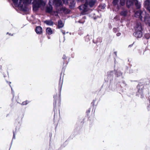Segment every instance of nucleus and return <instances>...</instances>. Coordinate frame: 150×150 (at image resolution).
<instances>
[{
    "mask_svg": "<svg viewBox=\"0 0 150 150\" xmlns=\"http://www.w3.org/2000/svg\"><path fill=\"white\" fill-rule=\"evenodd\" d=\"M61 78H60L59 83L58 86L59 93L57 94L54 96V118H55V116L57 111L58 110V112L59 114V107L61 105V91L62 88L63 83V80L62 81L61 80Z\"/></svg>",
    "mask_w": 150,
    "mask_h": 150,
    "instance_id": "1",
    "label": "nucleus"
},
{
    "mask_svg": "<svg viewBox=\"0 0 150 150\" xmlns=\"http://www.w3.org/2000/svg\"><path fill=\"white\" fill-rule=\"evenodd\" d=\"M96 2V0H86V2L83 5H81L79 7L80 10H82L81 14L85 15L87 14L88 8V6L90 7H93Z\"/></svg>",
    "mask_w": 150,
    "mask_h": 150,
    "instance_id": "2",
    "label": "nucleus"
},
{
    "mask_svg": "<svg viewBox=\"0 0 150 150\" xmlns=\"http://www.w3.org/2000/svg\"><path fill=\"white\" fill-rule=\"evenodd\" d=\"M12 1L16 6L22 8L26 4L31 3L32 0H12Z\"/></svg>",
    "mask_w": 150,
    "mask_h": 150,
    "instance_id": "3",
    "label": "nucleus"
},
{
    "mask_svg": "<svg viewBox=\"0 0 150 150\" xmlns=\"http://www.w3.org/2000/svg\"><path fill=\"white\" fill-rule=\"evenodd\" d=\"M33 10H37L39 7L43 9L45 4L44 2L42 0H34L33 3Z\"/></svg>",
    "mask_w": 150,
    "mask_h": 150,
    "instance_id": "4",
    "label": "nucleus"
},
{
    "mask_svg": "<svg viewBox=\"0 0 150 150\" xmlns=\"http://www.w3.org/2000/svg\"><path fill=\"white\" fill-rule=\"evenodd\" d=\"M143 88L144 86L140 84H139L137 86L138 91L137 92V95L140 97L141 98L144 97L143 93Z\"/></svg>",
    "mask_w": 150,
    "mask_h": 150,
    "instance_id": "5",
    "label": "nucleus"
},
{
    "mask_svg": "<svg viewBox=\"0 0 150 150\" xmlns=\"http://www.w3.org/2000/svg\"><path fill=\"white\" fill-rule=\"evenodd\" d=\"M144 16L143 12L140 10L137 11L135 13V17L139 18L142 21V18Z\"/></svg>",
    "mask_w": 150,
    "mask_h": 150,
    "instance_id": "6",
    "label": "nucleus"
},
{
    "mask_svg": "<svg viewBox=\"0 0 150 150\" xmlns=\"http://www.w3.org/2000/svg\"><path fill=\"white\" fill-rule=\"evenodd\" d=\"M114 72L113 71H110L108 72L107 76V81H111L113 79Z\"/></svg>",
    "mask_w": 150,
    "mask_h": 150,
    "instance_id": "7",
    "label": "nucleus"
},
{
    "mask_svg": "<svg viewBox=\"0 0 150 150\" xmlns=\"http://www.w3.org/2000/svg\"><path fill=\"white\" fill-rule=\"evenodd\" d=\"M128 11L125 8H122L121 11L120 13V14L121 16L123 17H126L127 15Z\"/></svg>",
    "mask_w": 150,
    "mask_h": 150,
    "instance_id": "8",
    "label": "nucleus"
},
{
    "mask_svg": "<svg viewBox=\"0 0 150 150\" xmlns=\"http://www.w3.org/2000/svg\"><path fill=\"white\" fill-rule=\"evenodd\" d=\"M133 35L137 38H140L142 35V30L135 31L133 33Z\"/></svg>",
    "mask_w": 150,
    "mask_h": 150,
    "instance_id": "9",
    "label": "nucleus"
},
{
    "mask_svg": "<svg viewBox=\"0 0 150 150\" xmlns=\"http://www.w3.org/2000/svg\"><path fill=\"white\" fill-rule=\"evenodd\" d=\"M135 31L142 30V27L141 23L137 22L136 23L135 26L134 27Z\"/></svg>",
    "mask_w": 150,
    "mask_h": 150,
    "instance_id": "10",
    "label": "nucleus"
},
{
    "mask_svg": "<svg viewBox=\"0 0 150 150\" xmlns=\"http://www.w3.org/2000/svg\"><path fill=\"white\" fill-rule=\"evenodd\" d=\"M144 21L146 24L150 26V17L146 15L144 16Z\"/></svg>",
    "mask_w": 150,
    "mask_h": 150,
    "instance_id": "11",
    "label": "nucleus"
},
{
    "mask_svg": "<svg viewBox=\"0 0 150 150\" xmlns=\"http://www.w3.org/2000/svg\"><path fill=\"white\" fill-rule=\"evenodd\" d=\"M120 84L118 83L116 85H113L111 87V89L113 91H120V88L119 87Z\"/></svg>",
    "mask_w": 150,
    "mask_h": 150,
    "instance_id": "12",
    "label": "nucleus"
},
{
    "mask_svg": "<svg viewBox=\"0 0 150 150\" xmlns=\"http://www.w3.org/2000/svg\"><path fill=\"white\" fill-rule=\"evenodd\" d=\"M53 8L51 5H50L49 6H47V13H50L51 14L54 15L55 13V12L52 11Z\"/></svg>",
    "mask_w": 150,
    "mask_h": 150,
    "instance_id": "13",
    "label": "nucleus"
},
{
    "mask_svg": "<svg viewBox=\"0 0 150 150\" xmlns=\"http://www.w3.org/2000/svg\"><path fill=\"white\" fill-rule=\"evenodd\" d=\"M35 31L37 34H41L42 32V28L40 26H37L36 28Z\"/></svg>",
    "mask_w": 150,
    "mask_h": 150,
    "instance_id": "14",
    "label": "nucleus"
},
{
    "mask_svg": "<svg viewBox=\"0 0 150 150\" xmlns=\"http://www.w3.org/2000/svg\"><path fill=\"white\" fill-rule=\"evenodd\" d=\"M134 2L131 0L127 1L126 2V6L127 7L129 8L131 6L133 5Z\"/></svg>",
    "mask_w": 150,
    "mask_h": 150,
    "instance_id": "15",
    "label": "nucleus"
},
{
    "mask_svg": "<svg viewBox=\"0 0 150 150\" xmlns=\"http://www.w3.org/2000/svg\"><path fill=\"white\" fill-rule=\"evenodd\" d=\"M150 4V1L149 0H146L144 2V5L145 8L146 9L148 8L150 6L149 4Z\"/></svg>",
    "mask_w": 150,
    "mask_h": 150,
    "instance_id": "16",
    "label": "nucleus"
},
{
    "mask_svg": "<svg viewBox=\"0 0 150 150\" xmlns=\"http://www.w3.org/2000/svg\"><path fill=\"white\" fill-rule=\"evenodd\" d=\"M62 0H54V3L56 6H60L62 4Z\"/></svg>",
    "mask_w": 150,
    "mask_h": 150,
    "instance_id": "17",
    "label": "nucleus"
},
{
    "mask_svg": "<svg viewBox=\"0 0 150 150\" xmlns=\"http://www.w3.org/2000/svg\"><path fill=\"white\" fill-rule=\"evenodd\" d=\"M70 5V8H73L75 6V2L74 0H69Z\"/></svg>",
    "mask_w": 150,
    "mask_h": 150,
    "instance_id": "18",
    "label": "nucleus"
},
{
    "mask_svg": "<svg viewBox=\"0 0 150 150\" xmlns=\"http://www.w3.org/2000/svg\"><path fill=\"white\" fill-rule=\"evenodd\" d=\"M64 25L61 20L58 21V28H62L64 26Z\"/></svg>",
    "mask_w": 150,
    "mask_h": 150,
    "instance_id": "19",
    "label": "nucleus"
},
{
    "mask_svg": "<svg viewBox=\"0 0 150 150\" xmlns=\"http://www.w3.org/2000/svg\"><path fill=\"white\" fill-rule=\"evenodd\" d=\"M115 75L117 77H119L122 75V73L119 70H117L115 72Z\"/></svg>",
    "mask_w": 150,
    "mask_h": 150,
    "instance_id": "20",
    "label": "nucleus"
},
{
    "mask_svg": "<svg viewBox=\"0 0 150 150\" xmlns=\"http://www.w3.org/2000/svg\"><path fill=\"white\" fill-rule=\"evenodd\" d=\"M134 3H135V5L137 8L139 9L140 8L141 4L140 3L138 2V1Z\"/></svg>",
    "mask_w": 150,
    "mask_h": 150,
    "instance_id": "21",
    "label": "nucleus"
},
{
    "mask_svg": "<svg viewBox=\"0 0 150 150\" xmlns=\"http://www.w3.org/2000/svg\"><path fill=\"white\" fill-rule=\"evenodd\" d=\"M120 0H113V4L115 6H119Z\"/></svg>",
    "mask_w": 150,
    "mask_h": 150,
    "instance_id": "22",
    "label": "nucleus"
},
{
    "mask_svg": "<svg viewBox=\"0 0 150 150\" xmlns=\"http://www.w3.org/2000/svg\"><path fill=\"white\" fill-rule=\"evenodd\" d=\"M120 86L119 87L120 88V90H121V89L122 86H125L126 85V84L125 82V81H122V82L121 83V84H120Z\"/></svg>",
    "mask_w": 150,
    "mask_h": 150,
    "instance_id": "23",
    "label": "nucleus"
},
{
    "mask_svg": "<svg viewBox=\"0 0 150 150\" xmlns=\"http://www.w3.org/2000/svg\"><path fill=\"white\" fill-rule=\"evenodd\" d=\"M53 33V31L50 28L47 27V34L51 35Z\"/></svg>",
    "mask_w": 150,
    "mask_h": 150,
    "instance_id": "24",
    "label": "nucleus"
},
{
    "mask_svg": "<svg viewBox=\"0 0 150 150\" xmlns=\"http://www.w3.org/2000/svg\"><path fill=\"white\" fill-rule=\"evenodd\" d=\"M62 10L64 12L67 13H68L70 12V11L67 9L65 7H63L62 8Z\"/></svg>",
    "mask_w": 150,
    "mask_h": 150,
    "instance_id": "25",
    "label": "nucleus"
},
{
    "mask_svg": "<svg viewBox=\"0 0 150 150\" xmlns=\"http://www.w3.org/2000/svg\"><path fill=\"white\" fill-rule=\"evenodd\" d=\"M125 0H120L119 3L121 6H123L125 4Z\"/></svg>",
    "mask_w": 150,
    "mask_h": 150,
    "instance_id": "26",
    "label": "nucleus"
},
{
    "mask_svg": "<svg viewBox=\"0 0 150 150\" xmlns=\"http://www.w3.org/2000/svg\"><path fill=\"white\" fill-rule=\"evenodd\" d=\"M86 18V16H84L83 17L82 20H81L79 21L78 22L80 23H83L85 21L84 20Z\"/></svg>",
    "mask_w": 150,
    "mask_h": 150,
    "instance_id": "27",
    "label": "nucleus"
},
{
    "mask_svg": "<svg viewBox=\"0 0 150 150\" xmlns=\"http://www.w3.org/2000/svg\"><path fill=\"white\" fill-rule=\"evenodd\" d=\"M144 36L145 38H146V40H147L150 38V34H146Z\"/></svg>",
    "mask_w": 150,
    "mask_h": 150,
    "instance_id": "28",
    "label": "nucleus"
},
{
    "mask_svg": "<svg viewBox=\"0 0 150 150\" xmlns=\"http://www.w3.org/2000/svg\"><path fill=\"white\" fill-rule=\"evenodd\" d=\"M90 40V36L88 35L85 37V41L86 42H88Z\"/></svg>",
    "mask_w": 150,
    "mask_h": 150,
    "instance_id": "29",
    "label": "nucleus"
},
{
    "mask_svg": "<svg viewBox=\"0 0 150 150\" xmlns=\"http://www.w3.org/2000/svg\"><path fill=\"white\" fill-rule=\"evenodd\" d=\"M53 24V22L51 20L47 21V25H52Z\"/></svg>",
    "mask_w": 150,
    "mask_h": 150,
    "instance_id": "30",
    "label": "nucleus"
},
{
    "mask_svg": "<svg viewBox=\"0 0 150 150\" xmlns=\"http://www.w3.org/2000/svg\"><path fill=\"white\" fill-rule=\"evenodd\" d=\"M29 103V102L28 101L26 100L24 102H23L21 104V105H25L27 104L28 103Z\"/></svg>",
    "mask_w": 150,
    "mask_h": 150,
    "instance_id": "31",
    "label": "nucleus"
},
{
    "mask_svg": "<svg viewBox=\"0 0 150 150\" xmlns=\"http://www.w3.org/2000/svg\"><path fill=\"white\" fill-rule=\"evenodd\" d=\"M149 105L147 107V109L148 110V111H149L150 112V100H149Z\"/></svg>",
    "mask_w": 150,
    "mask_h": 150,
    "instance_id": "32",
    "label": "nucleus"
},
{
    "mask_svg": "<svg viewBox=\"0 0 150 150\" xmlns=\"http://www.w3.org/2000/svg\"><path fill=\"white\" fill-rule=\"evenodd\" d=\"M113 31L115 33H116L118 31L117 29L116 28H113Z\"/></svg>",
    "mask_w": 150,
    "mask_h": 150,
    "instance_id": "33",
    "label": "nucleus"
},
{
    "mask_svg": "<svg viewBox=\"0 0 150 150\" xmlns=\"http://www.w3.org/2000/svg\"><path fill=\"white\" fill-rule=\"evenodd\" d=\"M121 35V33H118L116 34V35L117 36H120Z\"/></svg>",
    "mask_w": 150,
    "mask_h": 150,
    "instance_id": "34",
    "label": "nucleus"
},
{
    "mask_svg": "<svg viewBox=\"0 0 150 150\" xmlns=\"http://www.w3.org/2000/svg\"><path fill=\"white\" fill-rule=\"evenodd\" d=\"M62 58L63 59H66V56L64 54L63 55V57H62Z\"/></svg>",
    "mask_w": 150,
    "mask_h": 150,
    "instance_id": "35",
    "label": "nucleus"
},
{
    "mask_svg": "<svg viewBox=\"0 0 150 150\" xmlns=\"http://www.w3.org/2000/svg\"><path fill=\"white\" fill-rule=\"evenodd\" d=\"M131 1H133L134 3L137 1V0H131Z\"/></svg>",
    "mask_w": 150,
    "mask_h": 150,
    "instance_id": "36",
    "label": "nucleus"
},
{
    "mask_svg": "<svg viewBox=\"0 0 150 150\" xmlns=\"http://www.w3.org/2000/svg\"><path fill=\"white\" fill-rule=\"evenodd\" d=\"M64 1V0H62V4H61V5L60 6H62V1ZM69 1V0H67V1Z\"/></svg>",
    "mask_w": 150,
    "mask_h": 150,
    "instance_id": "37",
    "label": "nucleus"
},
{
    "mask_svg": "<svg viewBox=\"0 0 150 150\" xmlns=\"http://www.w3.org/2000/svg\"><path fill=\"white\" fill-rule=\"evenodd\" d=\"M114 53L116 55V56H117V52H116H116H114Z\"/></svg>",
    "mask_w": 150,
    "mask_h": 150,
    "instance_id": "38",
    "label": "nucleus"
},
{
    "mask_svg": "<svg viewBox=\"0 0 150 150\" xmlns=\"http://www.w3.org/2000/svg\"><path fill=\"white\" fill-rule=\"evenodd\" d=\"M132 45H133V44L129 45L128 47H131L132 46Z\"/></svg>",
    "mask_w": 150,
    "mask_h": 150,
    "instance_id": "39",
    "label": "nucleus"
},
{
    "mask_svg": "<svg viewBox=\"0 0 150 150\" xmlns=\"http://www.w3.org/2000/svg\"><path fill=\"white\" fill-rule=\"evenodd\" d=\"M44 22L46 24H47V21H44Z\"/></svg>",
    "mask_w": 150,
    "mask_h": 150,
    "instance_id": "40",
    "label": "nucleus"
},
{
    "mask_svg": "<svg viewBox=\"0 0 150 150\" xmlns=\"http://www.w3.org/2000/svg\"><path fill=\"white\" fill-rule=\"evenodd\" d=\"M61 32L62 33H63V32H64V31L62 30H61Z\"/></svg>",
    "mask_w": 150,
    "mask_h": 150,
    "instance_id": "41",
    "label": "nucleus"
},
{
    "mask_svg": "<svg viewBox=\"0 0 150 150\" xmlns=\"http://www.w3.org/2000/svg\"><path fill=\"white\" fill-rule=\"evenodd\" d=\"M62 33L64 35L65 34V33L64 32H63Z\"/></svg>",
    "mask_w": 150,
    "mask_h": 150,
    "instance_id": "42",
    "label": "nucleus"
},
{
    "mask_svg": "<svg viewBox=\"0 0 150 150\" xmlns=\"http://www.w3.org/2000/svg\"><path fill=\"white\" fill-rule=\"evenodd\" d=\"M13 138H15V136L14 134H13Z\"/></svg>",
    "mask_w": 150,
    "mask_h": 150,
    "instance_id": "43",
    "label": "nucleus"
},
{
    "mask_svg": "<svg viewBox=\"0 0 150 150\" xmlns=\"http://www.w3.org/2000/svg\"><path fill=\"white\" fill-rule=\"evenodd\" d=\"M47 38H48L49 39H50V37H48V36H47Z\"/></svg>",
    "mask_w": 150,
    "mask_h": 150,
    "instance_id": "44",
    "label": "nucleus"
},
{
    "mask_svg": "<svg viewBox=\"0 0 150 150\" xmlns=\"http://www.w3.org/2000/svg\"><path fill=\"white\" fill-rule=\"evenodd\" d=\"M46 31L47 32V28L46 29Z\"/></svg>",
    "mask_w": 150,
    "mask_h": 150,
    "instance_id": "45",
    "label": "nucleus"
},
{
    "mask_svg": "<svg viewBox=\"0 0 150 150\" xmlns=\"http://www.w3.org/2000/svg\"><path fill=\"white\" fill-rule=\"evenodd\" d=\"M99 39V38H98L97 39V40H98V39Z\"/></svg>",
    "mask_w": 150,
    "mask_h": 150,
    "instance_id": "46",
    "label": "nucleus"
}]
</instances>
